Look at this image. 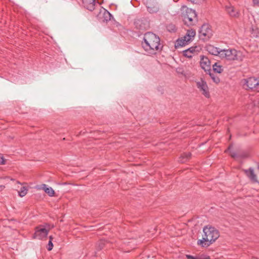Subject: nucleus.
Wrapping results in <instances>:
<instances>
[{
	"label": "nucleus",
	"instance_id": "f257e3e1",
	"mask_svg": "<svg viewBox=\"0 0 259 259\" xmlns=\"http://www.w3.org/2000/svg\"><path fill=\"white\" fill-rule=\"evenodd\" d=\"M142 45L148 54L152 55L156 54L157 51H160L162 48L159 37L151 32L145 34Z\"/></svg>",
	"mask_w": 259,
	"mask_h": 259
},
{
	"label": "nucleus",
	"instance_id": "f03ea898",
	"mask_svg": "<svg viewBox=\"0 0 259 259\" xmlns=\"http://www.w3.org/2000/svg\"><path fill=\"white\" fill-rule=\"evenodd\" d=\"M203 232L202 239L198 240L197 244L203 247H208L220 236L218 230L211 226L204 227Z\"/></svg>",
	"mask_w": 259,
	"mask_h": 259
},
{
	"label": "nucleus",
	"instance_id": "7ed1b4c3",
	"mask_svg": "<svg viewBox=\"0 0 259 259\" xmlns=\"http://www.w3.org/2000/svg\"><path fill=\"white\" fill-rule=\"evenodd\" d=\"M240 52L235 49L222 50L220 53V57L228 60H238L240 58Z\"/></svg>",
	"mask_w": 259,
	"mask_h": 259
},
{
	"label": "nucleus",
	"instance_id": "20e7f679",
	"mask_svg": "<svg viewBox=\"0 0 259 259\" xmlns=\"http://www.w3.org/2000/svg\"><path fill=\"white\" fill-rule=\"evenodd\" d=\"M49 230V226L48 225L38 226L35 228V232L33 238L42 239L47 237Z\"/></svg>",
	"mask_w": 259,
	"mask_h": 259
},
{
	"label": "nucleus",
	"instance_id": "39448f33",
	"mask_svg": "<svg viewBox=\"0 0 259 259\" xmlns=\"http://www.w3.org/2000/svg\"><path fill=\"white\" fill-rule=\"evenodd\" d=\"M212 35V30L210 28L209 26L207 24H203L199 32L200 38L203 40H207L211 37Z\"/></svg>",
	"mask_w": 259,
	"mask_h": 259
},
{
	"label": "nucleus",
	"instance_id": "423d86ee",
	"mask_svg": "<svg viewBox=\"0 0 259 259\" xmlns=\"http://www.w3.org/2000/svg\"><path fill=\"white\" fill-rule=\"evenodd\" d=\"M146 5L150 13H156L159 10V5L156 0H146Z\"/></svg>",
	"mask_w": 259,
	"mask_h": 259
},
{
	"label": "nucleus",
	"instance_id": "0eeeda50",
	"mask_svg": "<svg viewBox=\"0 0 259 259\" xmlns=\"http://www.w3.org/2000/svg\"><path fill=\"white\" fill-rule=\"evenodd\" d=\"M246 87L250 89L259 90V77H249L245 79Z\"/></svg>",
	"mask_w": 259,
	"mask_h": 259
},
{
	"label": "nucleus",
	"instance_id": "6e6552de",
	"mask_svg": "<svg viewBox=\"0 0 259 259\" xmlns=\"http://www.w3.org/2000/svg\"><path fill=\"white\" fill-rule=\"evenodd\" d=\"M197 87L199 89V91L206 98H209V92L207 83L202 79L197 82Z\"/></svg>",
	"mask_w": 259,
	"mask_h": 259
},
{
	"label": "nucleus",
	"instance_id": "1a4fd4ad",
	"mask_svg": "<svg viewBox=\"0 0 259 259\" xmlns=\"http://www.w3.org/2000/svg\"><path fill=\"white\" fill-rule=\"evenodd\" d=\"M200 66L201 68L206 72L210 73V62L208 58L202 56L200 60Z\"/></svg>",
	"mask_w": 259,
	"mask_h": 259
},
{
	"label": "nucleus",
	"instance_id": "9d476101",
	"mask_svg": "<svg viewBox=\"0 0 259 259\" xmlns=\"http://www.w3.org/2000/svg\"><path fill=\"white\" fill-rule=\"evenodd\" d=\"M83 5L85 8L90 11L95 9L96 0H82Z\"/></svg>",
	"mask_w": 259,
	"mask_h": 259
},
{
	"label": "nucleus",
	"instance_id": "9b49d317",
	"mask_svg": "<svg viewBox=\"0 0 259 259\" xmlns=\"http://www.w3.org/2000/svg\"><path fill=\"white\" fill-rule=\"evenodd\" d=\"M243 171L246 175L253 182H257V178L256 175L254 172L252 168H249L248 169H244Z\"/></svg>",
	"mask_w": 259,
	"mask_h": 259
},
{
	"label": "nucleus",
	"instance_id": "f8f14e48",
	"mask_svg": "<svg viewBox=\"0 0 259 259\" xmlns=\"http://www.w3.org/2000/svg\"><path fill=\"white\" fill-rule=\"evenodd\" d=\"M226 10L231 17H236L238 16V11L233 6L229 5L226 6Z\"/></svg>",
	"mask_w": 259,
	"mask_h": 259
},
{
	"label": "nucleus",
	"instance_id": "ddd939ff",
	"mask_svg": "<svg viewBox=\"0 0 259 259\" xmlns=\"http://www.w3.org/2000/svg\"><path fill=\"white\" fill-rule=\"evenodd\" d=\"M206 48L207 51L209 54L215 56L219 55L220 57V53L222 50L212 45L207 46Z\"/></svg>",
	"mask_w": 259,
	"mask_h": 259
},
{
	"label": "nucleus",
	"instance_id": "4468645a",
	"mask_svg": "<svg viewBox=\"0 0 259 259\" xmlns=\"http://www.w3.org/2000/svg\"><path fill=\"white\" fill-rule=\"evenodd\" d=\"M41 189L44 190V191L49 196H53L55 194L54 190L51 188L49 187L46 184H42L41 185Z\"/></svg>",
	"mask_w": 259,
	"mask_h": 259
},
{
	"label": "nucleus",
	"instance_id": "2eb2a0df",
	"mask_svg": "<svg viewBox=\"0 0 259 259\" xmlns=\"http://www.w3.org/2000/svg\"><path fill=\"white\" fill-rule=\"evenodd\" d=\"M183 17H188L192 19H197V15L195 11L191 9H187L186 14H185Z\"/></svg>",
	"mask_w": 259,
	"mask_h": 259
},
{
	"label": "nucleus",
	"instance_id": "dca6fc26",
	"mask_svg": "<svg viewBox=\"0 0 259 259\" xmlns=\"http://www.w3.org/2000/svg\"><path fill=\"white\" fill-rule=\"evenodd\" d=\"M191 154L190 152L184 153L179 158V161L181 163H185L191 158Z\"/></svg>",
	"mask_w": 259,
	"mask_h": 259
},
{
	"label": "nucleus",
	"instance_id": "f3484780",
	"mask_svg": "<svg viewBox=\"0 0 259 259\" xmlns=\"http://www.w3.org/2000/svg\"><path fill=\"white\" fill-rule=\"evenodd\" d=\"M186 39H184L183 37L179 38L175 43V47L178 48L181 47H183L188 44Z\"/></svg>",
	"mask_w": 259,
	"mask_h": 259
},
{
	"label": "nucleus",
	"instance_id": "a211bd4d",
	"mask_svg": "<svg viewBox=\"0 0 259 259\" xmlns=\"http://www.w3.org/2000/svg\"><path fill=\"white\" fill-rule=\"evenodd\" d=\"M103 14V15L105 18V20L107 21L108 20L110 19V17L111 16V14L107 11L106 9L101 8L100 9V15Z\"/></svg>",
	"mask_w": 259,
	"mask_h": 259
},
{
	"label": "nucleus",
	"instance_id": "6ab92c4d",
	"mask_svg": "<svg viewBox=\"0 0 259 259\" xmlns=\"http://www.w3.org/2000/svg\"><path fill=\"white\" fill-rule=\"evenodd\" d=\"M183 20L185 24L188 25H193L197 20V19H192L191 18L183 17Z\"/></svg>",
	"mask_w": 259,
	"mask_h": 259
},
{
	"label": "nucleus",
	"instance_id": "aec40b11",
	"mask_svg": "<svg viewBox=\"0 0 259 259\" xmlns=\"http://www.w3.org/2000/svg\"><path fill=\"white\" fill-rule=\"evenodd\" d=\"M213 70L217 73H220L223 71L222 66L218 63H215L213 66Z\"/></svg>",
	"mask_w": 259,
	"mask_h": 259
},
{
	"label": "nucleus",
	"instance_id": "412c9836",
	"mask_svg": "<svg viewBox=\"0 0 259 259\" xmlns=\"http://www.w3.org/2000/svg\"><path fill=\"white\" fill-rule=\"evenodd\" d=\"M188 51L190 52V53L192 55L197 54L201 50L200 47L199 46H195L191 47L188 49H187Z\"/></svg>",
	"mask_w": 259,
	"mask_h": 259
},
{
	"label": "nucleus",
	"instance_id": "4be33fe9",
	"mask_svg": "<svg viewBox=\"0 0 259 259\" xmlns=\"http://www.w3.org/2000/svg\"><path fill=\"white\" fill-rule=\"evenodd\" d=\"M27 191H28V189H27V188L26 187H25V186L22 187L20 188V190L19 191H18L19 195L20 197H22L24 196L25 195H26V194L27 193Z\"/></svg>",
	"mask_w": 259,
	"mask_h": 259
},
{
	"label": "nucleus",
	"instance_id": "5701e85b",
	"mask_svg": "<svg viewBox=\"0 0 259 259\" xmlns=\"http://www.w3.org/2000/svg\"><path fill=\"white\" fill-rule=\"evenodd\" d=\"M186 34L187 35V37L192 39L195 36L196 32L195 30L190 29L187 30Z\"/></svg>",
	"mask_w": 259,
	"mask_h": 259
},
{
	"label": "nucleus",
	"instance_id": "b1692460",
	"mask_svg": "<svg viewBox=\"0 0 259 259\" xmlns=\"http://www.w3.org/2000/svg\"><path fill=\"white\" fill-rule=\"evenodd\" d=\"M135 25L137 28L140 30H143L145 28V27L142 25V21L140 20H137L135 22Z\"/></svg>",
	"mask_w": 259,
	"mask_h": 259
},
{
	"label": "nucleus",
	"instance_id": "393cba45",
	"mask_svg": "<svg viewBox=\"0 0 259 259\" xmlns=\"http://www.w3.org/2000/svg\"><path fill=\"white\" fill-rule=\"evenodd\" d=\"M210 76L211 77V79L213 80V81L215 82L216 83H218L220 82V78L215 76L214 74L211 72V70L210 71V73H208Z\"/></svg>",
	"mask_w": 259,
	"mask_h": 259
},
{
	"label": "nucleus",
	"instance_id": "a878e982",
	"mask_svg": "<svg viewBox=\"0 0 259 259\" xmlns=\"http://www.w3.org/2000/svg\"><path fill=\"white\" fill-rule=\"evenodd\" d=\"M183 55L189 58H192L193 56L190 52L188 51L187 50L183 51Z\"/></svg>",
	"mask_w": 259,
	"mask_h": 259
},
{
	"label": "nucleus",
	"instance_id": "bb28decb",
	"mask_svg": "<svg viewBox=\"0 0 259 259\" xmlns=\"http://www.w3.org/2000/svg\"><path fill=\"white\" fill-rule=\"evenodd\" d=\"M105 241L100 240L98 244V249L100 250L102 249L105 245Z\"/></svg>",
	"mask_w": 259,
	"mask_h": 259
},
{
	"label": "nucleus",
	"instance_id": "cd10ccee",
	"mask_svg": "<svg viewBox=\"0 0 259 259\" xmlns=\"http://www.w3.org/2000/svg\"><path fill=\"white\" fill-rule=\"evenodd\" d=\"M248 154L245 152H242L239 153V158H244L247 157Z\"/></svg>",
	"mask_w": 259,
	"mask_h": 259
},
{
	"label": "nucleus",
	"instance_id": "c85d7f7f",
	"mask_svg": "<svg viewBox=\"0 0 259 259\" xmlns=\"http://www.w3.org/2000/svg\"><path fill=\"white\" fill-rule=\"evenodd\" d=\"M53 247V244L52 240H49V243L48 244V248H47L48 250L49 251H51Z\"/></svg>",
	"mask_w": 259,
	"mask_h": 259
},
{
	"label": "nucleus",
	"instance_id": "c756f323",
	"mask_svg": "<svg viewBox=\"0 0 259 259\" xmlns=\"http://www.w3.org/2000/svg\"><path fill=\"white\" fill-rule=\"evenodd\" d=\"M230 155L232 157L234 158H239V153H236L235 152H231Z\"/></svg>",
	"mask_w": 259,
	"mask_h": 259
},
{
	"label": "nucleus",
	"instance_id": "7c9ffc66",
	"mask_svg": "<svg viewBox=\"0 0 259 259\" xmlns=\"http://www.w3.org/2000/svg\"><path fill=\"white\" fill-rule=\"evenodd\" d=\"M187 258L188 259H198V257H195V256H193L191 255H189V254H187L186 255Z\"/></svg>",
	"mask_w": 259,
	"mask_h": 259
},
{
	"label": "nucleus",
	"instance_id": "2f4dec72",
	"mask_svg": "<svg viewBox=\"0 0 259 259\" xmlns=\"http://www.w3.org/2000/svg\"><path fill=\"white\" fill-rule=\"evenodd\" d=\"M184 39H186L188 42H190L192 39L191 38H189L187 37V35L186 34L184 37H182Z\"/></svg>",
	"mask_w": 259,
	"mask_h": 259
},
{
	"label": "nucleus",
	"instance_id": "473e14b6",
	"mask_svg": "<svg viewBox=\"0 0 259 259\" xmlns=\"http://www.w3.org/2000/svg\"><path fill=\"white\" fill-rule=\"evenodd\" d=\"M253 3L254 5H259V0H253Z\"/></svg>",
	"mask_w": 259,
	"mask_h": 259
},
{
	"label": "nucleus",
	"instance_id": "72a5a7b5",
	"mask_svg": "<svg viewBox=\"0 0 259 259\" xmlns=\"http://www.w3.org/2000/svg\"><path fill=\"white\" fill-rule=\"evenodd\" d=\"M168 27H170V28L172 30H174L175 26L174 25H169Z\"/></svg>",
	"mask_w": 259,
	"mask_h": 259
},
{
	"label": "nucleus",
	"instance_id": "f704fd0d",
	"mask_svg": "<svg viewBox=\"0 0 259 259\" xmlns=\"http://www.w3.org/2000/svg\"><path fill=\"white\" fill-rule=\"evenodd\" d=\"M5 186L4 185H0V191L4 189Z\"/></svg>",
	"mask_w": 259,
	"mask_h": 259
},
{
	"label": "nucleus",
	"instance_id": "c9c22d12",
	"mask_svg": "<svg viewBox=\"0 0 259 259\" xmlns=\"http://www.w3.org/2000/svg\"><path fill=\"white\" fill-rule=\"evenodd\" d=\"M198 259H210L209 256L203 257V258H198Z\"/></svg>",
	"mask_w": 259,
	"mask_h": 259
},
{
	"label": "nucleus",
	"instance_id": "e433bc0d",
	"mask_svg": "<svg viewBox=\"0 0 259 259\" xmlns=\"http://www.w3.org/2000/svg\"><path fill=\"white\" fill-rule=\"evenodd\" d=\"M49 238H50V240H52V241L53 240V237H52V236H50L49 237Z\"/></svg>",
	"mask_w": 259,
	"mask_h": 259
},
{
	"label": "nucleus",
	"instance_id": "4c0bfd02",
	"mask_svg": "<svg viewBox=\"0 0 259 259\" xmlns=\"http://www.w3.org/2000/svg\"><path fill=\"white\" fill-rule=\"evenodd\" d=\"M257 168L259 169V163H257Z\"/></svg>",
	"mask_w": 259,
	"mask_h": 259
},
{
	"label": "nucleus",
	"instance_id": "58836bf2",
	"mask_svg": "<svg viewBox=\"0 0 259 259\" xmlns=\"http://www.w3.org/2000/svg\"><path fill=\"white\" fill-rule=\"evenodd\" d=\"M17 183L21 184L19 182H17Z\"/></svg>",
	"mask_w": 259,
	"mask_h": 259
}]
</instances>
